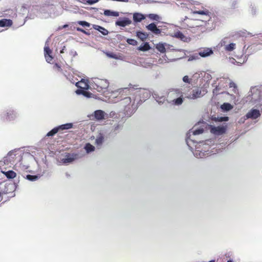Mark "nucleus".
<instances>
[{
	"mask_svg": "<svg viewBox=\"0 0 262 262\" xmlns=\"http://www.w3.org/2000/svg\"><path fill=\"white\" fill-rule=\"evenodd\" d=\"M147 17L150 18L151 20H156L157 21H159L160 20V17L158 14H149L147 15Z\"/></svg>",
	"mask_w": 262,
	"mask_h": 262,
	"instance_id": "393cba45",
	"label": "nucleus"
},
{
	"mask_svg": "<svg viewBox=\"0 0 262 262\" xmlns=\"http://www.w3.org/2000/svg\"><path fill=\"white\" fill-rule=\"evenodd\" d=\"M66 48V47L64 46L63 48H62V49L60 51V53H64V50Z\"/></svg>",
	"mask_w": 262,
	"mask_h": 262,
	"instance_id": "de8ad7c7",
	"label": "nucleus"
},
{
	"mask_svg": "<svg viewBox=\"0 0 262 262\" xmlns=\"http://www.w3.org/2000/svg\"><path fill=\"white\" fill-rule=\"evenodd\" d=\"M45 56L46 61L48 62H51L53 60V57L51 55L52 51L49 47H45L44 48Z\"/></svg>",
	"mask_w": 262,
	"mask_h": 262,
	"instance_id": "9b49d317",
	"label": "nucleus"
},
{
	"mask_svg": "<svg viewBox=\"0 0 262 262\" xmlns=\"http://www.w3.org/2000/svg\"><path fill=\"white\" fill-rule=\"evenodd\" d=\"M76 30L77 31H79V32H82L85 34H89V33H88L85 30H84V29L81 28H76Z\"/></svg>",
	"mask_w": 262,
	"mask_h": 262,
	"instance_id": "ea45409f",
	"label": "nucleus"
},
{
	"mask_svg": "<svg viewBox=\"0 0 262 262\" xmlns=\"http://www.w3.org/2000/svg\"><path fill=\"white\" fill-rule=\"evenodd\" d=\"M229 120V118L228 117H217L216 121H218L219 122H223V121H227Z\"/></svg>",
	"mask_w": 262,
	"mask_h": 262,
	"instance_id": "72a5a7b5",
	"label": "nucleus"
},
{
	"mask_svg": "<svg viewBox=\"0 0 262 262\" xmlns=\"http://www.w3.org/2000/svg\"><path fill=\"white\" fill-rule=\"evenodd\" d=\"M107 55L110 57H111V58H114V59H117L118 58L117 55H116L115 54H114V53H107Z\"/></svg>",
	"mask_w": 262,
	"mask_h": 262,
	"instance_id": "a19ab883",
	"label": "nucleus"
},
{
	"mask_svg": "<svg viewBox=\"0 0 262 262\" xmlns=\"http://www.w3.org/2000/svg\"><path fill=\"white\" fill-rule=\"evenodd\" d=\"M75 159V156L70 154L66 155L65 157L62 159L61 161L64 164L70 163L72 162Z\"/></svg>",
	"mask_w": 262,
	"mask_h": 262,
	"instance_id": "ddd939ff",
	"label": "nucleus"
},
{
	"mask_svg": "<svg viewBox=\"0 0 262 262\" xmlns=\"http://www.w3.org/2000/svg\"><path fill=\"white\" fill-rule=\"evenodd\" d=\"M146 27L148 31H151L155 35H159L161 33V30L157 28L156 25L155 23H151L146 26Z\"/></svg>",
	"mask_w": 262,
	"mask_h": 262,
	"instance_id": "0eeeda50",
	"label": "nucleus"
},
{
	"mask_svg": "<svg viewBox=\"0 0 262 262\" xmlns=\"http://www.w3.org/2000/svg\"><path fill=\"white\" fill-rule=\"evenodd\" d=\"M136 36L141 40L144 41L147 38L148 35L145 32L137 31L136 32Z\"/></svg>",
	"mask_w": 262,
	"mask_h": 262,
	"instance_id": "f3484780",
	"label": "nucleus"
},
{
	"mask_svg": "<svg viewBox=\"0 0 262 262\" xmlns=\"http://www.w3.org/2000/svg\"><path fill=\"white\" fill-rule=\"evenodd\" d=\"M260 116L259 110L257 109H252L246 115L247 118H251L252 119H257Z\"/></svg>",
	"mask_w": 262,
	"mask_h": 262,
	"instance_id": "423d86ee",
	"label": "nucleus"
},
{
	"mask_svg": "<svg viewBox=\"0 0 262 262\" xmlns=\"http://www.w3.org/2000/svg\"><path fill=\"white\" fill-rule=\"evenodd\" d=\"M135 100L134 95L125 97L121 100L120 104L124 107L125 115L130 116L136 110L137 106L135 105Z\"/></svg>",
	"mask_w": 262,
	"mask_h": 262,
	"instance_id": "f257e3e1",
	"label": "nucleus"
},
{
	"mask_svg": "<svg viewBox=\"0 0 262 262\" xmlns=\"http://www.w3.org/2000/svg\"><path fill=\"white\" fill-rule=\"evenodd\" d=\"M73 127V124L71 123H68L64 124L59 125L57 127L58 130H62L64 129H69Z\"/></svg>",
	"mask_w": 262,
	"mask_h": 262,
	"instance_id": "aec40b11",
	"label": "nucleus"
},
{
	"mask_svg": "<svg viewBox=\"0 0 262 262\" xmlns=\"http://www.w3.org/2000/svg\"><path fill=\"white\" fill-rule=\"evenodd\" d=\"M185 94L187 98L192 99L201 97L203 95H202L201 90L198 88L193 89L191 91H189L185 93Z\"/></svg>",
	"mask_w": 262,
	"mask_h": 262,
	"instance_id": "7ed1b4c3",
	"label": "nucleus"
},
{
	"mask_svg": "<svg viewBox=\"0 0 262 262\" xmlns=\"http://www.w3.org/2000/svg\"><path fill=\"white\" fill-rule=\"evenodd\" d=\"M126 42L128 44L133 45V46H136L137 45V43H138L137 41L136 40H135L134 39H131V38L127 39Z\"/></svg>",
	"mask_w": 262,
	"mask_h": 262,
	"instance_id": "7c9ffc66",
	"label": "nucleus"
},
{
	"mask_svg": "<svg viewBox=\"0 0 262 262\" xmlns=\"http://www.w3.org/2000/svg\"><path fill=\"white\" fill-rule=\"evenodd\" d=\"M76 93L78 94H83L84 96H88L89 93L84 90H78L76 91Z\"/></svg>",
	"mask_w": 262,
	"mask_h": 262,
	"instance_id": "e433bc0d",
	"label": "nucleus"
},
{
	"mask_svg": "<svg viewBox=\"0 0 262 262\" xmlns=\"http://www.w3.org/2000/svg\"><path fill=\"white\" fill-rule=\"evenodd\" d=\"M104 141V137L102 134H100L97 137L95 143L98 146L101 145Z\"/></svg>",
	"mask_w": 262,
	"mask_h": 262,
	"instance_id": "4be33fe9",
	"label": "nucleus"
},
{
	"mask_svg": "<svg viewBox=\"0 0 262 262\" xmlns=\"http://www.w3.org/2000/svg\"><path fill=\"white\" fill-rule=\"evenodd\" d=\"M2 194H3V193H2V190H1V191H0V202H1V201H2V199H3V198H2Z\"/></svg>",
	"mask_w": 262,
	"mask_h": 262,
	"instance_id": "49530a36",
	"label": "nucleus"
},
{
	"mask_svg": "<svg viewBox=\"0 0 262 262\" xmlns=\"http://www.w3.org/2000/svg\"><path fill=\"white\" fill-rule=\"evenodd\" d=\"M194 13H196V14H201V15H204L205 14V13L203 11H195V12H194Z\"/></svg>",
	"mask_w": 262,
	"mask_h": 262,
	"instance_id": "a18cd8bd",
	"label": "nucleus"
},
{
	"mask_svg": "<svg viewBox=\"0 0 262 262\" xmlns=\"http://www.w3.org/2000/svg\"><path fill=\"white\" fill-rule=\"evenodd\" d=\"M145 18V16L140 13H135L133 14V20L135 22H140Z\"/></svg>",
	"mask_w": 262,
	"mask_h": 262,
	"instance_id": "4468645a",
	"label": "nucleus"
},
{
	"mask_svg": "<svg viewBox=\"0 0 262 262\" xmlns=\"http://www.w3.org/2000/svg\"><path fill=\"white\" fill-rule=\"evenodd\" d=\"M38 177L37 176H32L28 174L27 176V179L30 181H33L37 180Z\"/></svg>",
	"mask_w": 262,
	"mask_h": 262,
	"instance_id": "473e14b6",
	"label": "nucleus"
},
{
	"mask_svg": "<svg viewBox=\"0 0 262 262\" xmlns=\"http://www.w3.org/2000/svg\"><path fill=\"white\" fill-rule=\"evenodd\" d=\"M157 49L161 53H164L166 51L165 48L162 43H159L157 45Z\"/></svg>",
	"mask_w": 262,
	"mask_h": 262,
	"instance_id": "c85d7f7f",
	"label": "nucleus"
},
{
	"mask_svg": "<svg viewBox=\"0 0 262 262\" xmlns=\"http://www.w3.org/2000/svg\"><path fill=\"white\" fill-rule=\"evenodd\" d=\"M157 101L159 103H163L166 101V99L164 97H156V98Z\"/></svg>",
	"mask_w": 262,
	"mask_h": 262,
	"instance_id": "f704fd0d",
	"label": "nucleus"
},
{
	"mask_svg": "<svg viewBox=\"0 0 262 262\" xmlns=\"http://www.w3.org/2000/svg\"><path fill=\"white\" fill-rule=\"evenodd\" d=\"M93 89L96 90L99 92H104L109 86V82L106 79L95 78L91 83Z\"/></svg>",
	"mask_w": 262,
	"mask_h": 262,
	"instance_id": "f03ea898",
	"label": "nucleus"
},
{
	"mask_svg": "<svg viewBox=\"0 0 262 262\" xmlns=\"http://www.w3.org/2000/svg\"><path fill=\"white\" fill-rule=\"evenodd\" d=\"M212 54V49L208 48L200 49L199 51V55L202 57H208Z\"/></svg>",
	"mask_w": 262,
	"mask_h": 262,
	"instance_id": "1a4fd4ad",
	"label": "nucleus"
},
{
	"mask_svg": "<svg viewBox=\"0 0 262 262\" xmlns=\"http://www.w3.org/2000/svg\"><path fill=\"white\" fill-rule=\"evenodd\" d=\"M15 190V185L14 183H9L5 184V187L2 189L3 194H9L13 192Z\"/></svg>",
	"mask_w": 262,
	"mask_h": 262,
	"instance_id": "20e7f679",
	"label": "nucleus"
},
{
	"mask_svg": "<svg viewBox=\"0 0 262 262\" xmlns=\"http://www.w3.org/2000/svg\"><path fill=\"white\" fill-rule=\"evenodd\" d=\"M11 114H12V115H13V111H11V112L10 115H11Z\"/></svg>",
	"mask_w": 262,
	"mask_h": 262,
	"instance_id": "09e8293b",
	"label": "nucleus"
},
{
	"mask_svg": "<svg viewBox=\"0 0 262 262\" xmlns=\"http://www.w3.org/2000/svg\"><path fill=\"white\" fill-rule=\"evenodd\" d=\"M183 96L182 92L180 89H172L169 91L168 94V97L170 99L177 98L178 97Z\"/></svg>",
	"mask_w": 262,
	"mask_h": 262,
	"instance_id": "39448f33",
	"label": "nucleus"
},
{
	"mask_svg": "<svg viewBox=\"0 0 262 262\" xmlns=\"http://www.w3.org/2000/svg\"><path fill=\"white\" fill-rule=\"evenodd\" d=\"M229 87L230 88H236V84L234 82H233V81H231L229 83Z\"/></svg>",
	"mask_w": 262,
	"mask_h": 262,
	"instance_id": "c03bdc74",
	"label": "nucleus"
},
{
	"mask_svg": "<svg viewBox=\"0 0 262 262\" xmlns=\"http://www.w3.org/2000/svg\"><path fill=\"white\" fill-rule=\"evenodd\" d=\"M84 148L88 153L94 151L95 149V147L90 143H86Z\"/></svg>",
	"mask_w": 262,
	"mask_h": 262,
	"instance_id": "a878e982",
	"label": "nucleus"
},
{
	"mask_svg": "<svg viewBox=\"0 0 262 262\" xmlns=\"http://www.w3.org/2000/svg\"><path fill=\"white\" fill-rule=\"evenodd\" d=\"M172 36L175 38L180 39L183 41H185L186 39V36L180 31L174 32Z\"/></svg>",
	"mask_w": 262,
	"mask_h": 262,
	"instance_id": "a211bd4d",
	"label": "nucleus"
},
{
	"mask_svg": "<svg viewBox=\"0 0 262 262\" xmlns=\"http://www.w3.org/2000/svg\"><path fill=\"white\" fill-rule=\"evenodd\" d=\"M235 43H231L229 45L226 46L225 49L227 51H232L235 48Z\"/></svg>",
	"mask_w": 262,
	"mask_h": 262,
	"instance_id": "bb28decb",
	"label": "nucleus"
},
{
	"mask_svg": "<svg viewBox=\"0 0 262 262\" xmlns=\"http://www.w3.org/2000/svg\"><path fill=\"white\" fill-rule=\"evenodd\" d=\"M77 23L82 26H83V27H90V24L87 21H78L77 22Z\"/></svg>",
	"mask_w": 262,
	"mask_h": 262,
	"instance_id": "2f4dec72",
	"label": "nucleus"
},
{
	"mask_svg": "<svg viewBox=\"0 0 262 262\" xmlns=\"http://www.w3.org/2000/svg\"><path fill=\"white\" fill-rule=\"evenodd\" d=\"M93 28L96 30H98L100 32H101L103 35H106L108 34V31L105 29L104 28L101 27L98 25H93Z\"/></svg>",
	"mask_w": 262,
	"mask_h": 262,
	"instance_id": "dca6fc26",
	"label": "nucleus"
},
{
	"mask_svg": "<svg viewBox=\"0 0 262 262\" xmlns=\"http://www.w3.org/2000/svg\"><path fill=\"white\" fill-rule=\"evenodd\" d=\"M54 67L56 68V69H57V71H61V68L59 64H58L57 63L55 64Z\"/></svg>",
	"mask_w": 262,
	"mask_h": 262,
	"instance_id": "37998d69",
	"label": "nucleus"
},
{
	"mask_svg": "<svg viewBox=\"0 0 262 262\" xmlns=\"http://www.w3.org/2000/svg\"><path fill=\"white\" fill-rule=\"evenodd\" d=\"M204 132V129L203 128H200L198 129H195L193 132V134L194 135H197L203 133Z\"/></svg>",
	"mask_w": 262,
	"mask_h": 262,
	"instance_id": "4c0bfd02",
	"label": "nucleus"
},
{
	"mask_svg": "<svg viewBox=\"0 0 262 262\" xmlns=\"http://www.w3.org/2000/svg\"><path fill=\"white\" fill-rule=\"evenodd\" d=\"M105 113L102 110H97L94 113V116L97 120H101L105 119Z\"/></svg>",
	"mask_w": 262,
	"mask_h": 262,
	"instance_id": "9d476101",
	"label": "nucleus"
},
{
	"mask_svg": "<svg viewBox=\"0 0 262 262\" xmlns=\"http://www.w3.org/2000/svg\"><path fill=\"white\" fill-rule=\"evenodd\" d=\"M98 0H88L87 2L89 4L92 5L97 2Z\"/></svg>",
	"mask_w": 262,
	"mask_h": 262,
	"instance_id": "79ce46f5",
	"label": "nucleus"
},
{
	"mask_svg": "<svg viewBox=\"0 0 262 262\" xmlns=\"http://www.w3.org/2000/svg\"><path fill=\"white\" fill-rule=\"evenodd\" d=\"M12 25V21L11 19H2L0 20V27H10Z\"/></svg>",
	"mask_w": 262,
	"mask_h": 262,
	"instance_id": "2eb2a0df",
	"label": "nucleus"
},
{
	"mask_svg": "<svg viewBox=\"0 0 262 262\" xmlns=\"http://www.w3.org/2000/svg\"><path fill=\"white\" fill-rule=\"evenodd\" d=\"M226 127L225 126L212 127L211 128V132L215 135H222L226 132Z\"/></svg>",
	"mask_w": 262,
	"mask_h": 262,
	"instance_id": "6e6552de",
	"label": "nucleus"
},
{
	"mask_svg": "<svg viewBox=\"0 0 262 262\" xmlns=\"http://www.w3.org/2000/svg\"><path fill=\"white\" fill-rule=\"evenodd\" d=\"M227 262H233L231 260H229L227 261Z\"/></svg>",
	"mask_w": 262,
	"mask_h": 262,
	"instance_id": "8fccbe9b",
	"label": "nucleus"
},
{
	"mask_svg": "<svg viewBox=\"0 0 262 262\" xmlns=\"http://www.w3.org/2000/svg\"><path fill=\"white\" fill-rule=\"evenodd\" d=\"M150 49V47L148 42H145L143 45L140 46L138 50L142 51H146Z\"/></svg>",
	"mask_w": 262,
	"mask_h": 262,
	"instance_id": "b1692460",
	"label": "nucleus"
},
{
	"mask_svg": "<svg viewBox=\"0 0 262 262\" xmlns=\"http://www.w3.org/2000/svg\"><path fill=\"white\" fill-rule=\"evenodd\" d=\"M8 179H13L16 177V173L13 170H9L8 171H2Z\"/></svg>",
	"mask_w": 262,
	"mask_h": 262,
	"instance_id": "6ab92c4d",
	"label": "nucleus"
},
{
	"mask_svg": "<svg viewBox=\"0 0 262 262\" xmlns=\"http://www.w3.org/2000/svg\"><path fill=\"white\" fill-rule=\"evenodd\" d=\"M223 106L224 107L225 109L227 111H229V110H231L232 108L231 105L229 103H224Z\"/></svg>",
	"mask_w": 262,
	"mask_h": 262,
	"instance_id": "58836bf2",
	"label": "nucleus"
},
{
	"mask_svg": "<svg viewBox=\"0 0 262 262\" xmlns=\"http://www.w3.org/2000/svg\"><path fill=\"white\" fill-rule=\"evenodd\" d=\"M132 21L128 18H124L123 19L121 20H117L116 21V25L120 27H125L127 25H130Z\"/></svg>",
	"mask_w": 262,
	"mask_h": 262,
	"instance_id": "f8f14e48",
	"label": "nucleus"
},
{
	"mask_svg": "<svg viewBox=\"0 0 262 262\" xmlns=\"http://www.w3.org/2000/svg\"><path fill=\"white\" fill-rule=\"evenodd\" d=\"M58 129L57 127H55L53 129H52L51 131H50L48 134H47V136H53L55 134H56L58 132Z\"/></svg>",
	"mask_w": 262,
	"mask_h": 262,
	"instance_id": "c756f323",
	"label": "nucleus"
},
{
	"mask_svg": "<svg viewBox=\"0 0 262 262\" xmlns=\"http://www.w3.org/2000/svg\"><path fill=\"white\" fill-rule=\"evenodd\" d=\"M104 14L106 16H118L119 14L118 12L112 11L109 10H105Z\"/></svg>",
	"mask_w": 262,
	"mask_h": 262,
	"instance_id": "5701e85b",
	"label": "nucleus"
},
{
	"mask_svg": "<svg viewBox=\"0 0 262 262\" xmlns=\"http://www.w3.org/2000/svg\"><path fill=\"white\" fill-rule=\"evenodd\" d=\"M76 85L81 89H86L88 86L86 83L82 81L77 82Z\"/></svg>",
	"mask_w": 262,
	"mask_h": 262,
	"instance_id": "cd10ccee",
	"label": "nucleus"
},
{
	"mask_svg": "<svg viewBox=\"0 0 262 262\" xmlns=\"http://www.w3.org/2000/svg\"><path fill=\"white\" fill-rule=\"evenodd\" d=\"M183 81L184 82L190 83L192 81V79L191 78H189L188 76H185L183 78Z\"/></svg>",
	"mask_w": 262,
	"mask_h": 262,
	"instance_id": "c9c22d12",
	"label": "nucleus"
},
{
	"mask_svg": "<svg viewBox=\"0 0 262 262\" xmlns=\"http://www.w3.org/2000/svg\"><path fill=\"white\" fill-rule=\"evenodd\" d=\"M173 104L176 105H181L183 102V96L178 97L177 98H174L172 100Z\"/></svg>",
	"mask_w": 262,
	"mask_h": 262,
	"instance_id": "412c9836",
	"label": "nucleus"
}]
</instances>
